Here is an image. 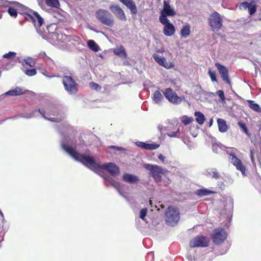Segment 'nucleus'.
I'll return each instance as SVG.
<instances>
[{
    "mask_svg": "<svg viewBox=\"0 0 261 261\" xmlns=\"http://www.w3.org/2000/svg\"><path fill=\"white\" fill-rule=\"evenodd\" d=\"M122 178L125 181L130 184L136 182L139 180L137 176L128 173H125Z\"/></svg>",
    "mask_w": 261,
    "mask_h": 261,
    "instance_id": "obj_24",
    "label": "nucleus"
},
{
    "mask_svg": "<svg viewBox=\"0 0 261 261\" xmlns=\"http://www.w3.org/2000/svg\"><path fill=\"white\" fill-rule=\"evenodd\" d=\"M16 54L13 51H9L8 53H6L3 55V58L8 59H14L16 57Z\"/></svg>",
    "mask_w": 261,
    "mask_h": 261,
    "instance_id": "obj_41",
    "label": "nucleus"
},
{
    "mask_svg": "<svg viewBox=\"0 0 261 261\" xmlns=\"http://www.w3.org/2000/svg\"><path fill=\"white\" fill-rule=\"evenodd\" d=\"M257 5L254 1H252L250 3L249 7H248V12L250 15H253L256 11Z\"/></svg>",
    "mask_w": 261,
    "mask_h": 261,
    "instance_id": "obj_34",
    "label": "nucleus"
},
{
    "mask_svg": "<svg viewBox=\"0 0 261 261\" xmlns=\"http://www.w3.org/2000/svg\"><path fill=\"white\" fill-rule=\"evenodd\" d=\"M175 12L174 9L171 8L169 3L166 1H164L163 9L161 11V15L159 20L161 23H164L167 22V16H173L175 15Z\"/></svg>",
    "mask_w": 261,
    "mask_h": 261,
    "instance_id": "obj_10",
    "label": "nucleus"
},
{
    "mask_svg": "<svg viewBox=\"0 0 261 261\" xmlns=\"http://www.w3.org/2000/svg\"><path fill=\"white\" fill-rule=\"evenodd\" d=\"M59 110L54 107H50L49 111L47 113V115L50 116L51 115L54 116H58Z\"/></svg>",
    "mask_w": 261,
    "mask_h": 261,
    "instance_id": "obj_35",
    "label": "nucleus"
},
{
    "mask_svg": "<svg viewBox=\"0 0 261 261\" xmlns=\"http://www.w3.org/2000/svg\"><path fill=\"white\" fill-rule=\"evenodd\" d=\"M111 11L119 19L125 21L126 17L122 8L118 5L112 4L109 6Z\"/></svg>",
    "mask_w": 261,
    "mask_h": 261,
    "instance_id": "obj_13",
    "label": "nucleus"
},
{
    "mask_svg": "<svg viewBox=\"0 0 261 261\" xmlns=\"http://www.w3.org/2000/svg\"><path fill=\"white\" fill-rule=\"evenodd\" d=\"M87 45L89 48L94 51H98L99 50V46L93 40H90L87 42Z\"/></svg>",
    "mask_w": 261,
    "mask_h": 261,
    "instance_id": "obj_33",
    "label": "nucleus"
},
{
    "mask_svg": "<svg viewBox=\"0 0 261 261\" xmlns=\"http://www.w3.org/2000/svg\"><path fill=\"white\" fill-rule=\"evenodd\" d=\"M47 6L59 8L60 7V3L58 0H44Z\"/></svg>",
    "mask_w": 261,
    "mask_h": 261,
    "instance_id": "obj_32",
    "label": "nucleus"
},
{
    "mask_svg": "<svg viewBox=\"0 0 261 261\" xmlns=\"http://www.w3.org/2000/svg\"><path fill=\"white\" fill-rule=\"evenodd\" d=\"M227 233L223 228H215L211 236V238L213 243L215 245H219L222 244L226 239Z\"/></svg>",
    "mask_w": 261,
    "mask_h": 261,
    "instance_id": "obj_7",
    "label": "nucleus"
},
{
    "mask_svg": "<svg viewBox=\"0 0 261 261\" xmlns=\"http://www.w3.org/2000/svg\"><path fill=\"white\" fill-rule=\"evenodd\" d=\"M153 58L155 61L160 65L163 66L166 69H171L174 67V65L173 63L166 62V59L164 57H160L158 55L154 54L153 55Z\"/></svg>",
    "mask_w": 261,
    "mask_h": 261,
    "instance_id": "obj_16",
    "label": "nucleus"
},
{
    "mask_svg": "<svg viewBox=\"0 0 261 261\" xmlns=\"http://www.w3.org/2000/svg\"><path fill=\"white\" fill-rule=\"evenodd\" d=\"M147 208H142L140 212V218L143 220H145V216L147 215Z\"/></svg>",
    "mask_w": 261,
    "mask_h": 261,
    "instance_id": "obj_42",
    "label": "nucleus"
},
{
    "mask_svg": "<svg viewBox=\"0 0 261 261\" xmlns=\"http://www.w3.org/2000/svg\"><path fill=\"white\" fill-rule=\"evenodd\" d=\"M215 65L217 67L222 80L227 84L230 85L231 81L229 76L228 70L226 67L219 62L215 63Z\"/></svg>",
    "mask_w": 261,
    "mask_h": 261,
    "instance_id": "obj_12",
    "label": "nucleus"
},
{
    "mask_svg": "<svg viewBox=\"0 0 261 261\" xmlns=\"http://www.w3.org/2000/svg\"><path fill=\"white\" fill-rule=\"evenodd\" d=\"M129 9L132 14H137L138 10L135 3L133 0H119Z\"/></svg>",
    "mask_w": 261,
    "mask_h": 261,
    "instance_id": "obj_19",
    "label": "nucleus"
},
{
    "mask_svg": "<svg viewBox=\"0 0 261 261\" xmlns=\"http://www.w3.org/2000/svg\"><path fill=\"white\" fill-rule=\"evenodd\" d=\"M165 98L171 103L174 105H179L181 103L184 96H178L176 93L171 88H168L165 90L163 92Z\"/></svg>",
    "mask_w": 261,
    "mask_h": 261,
    "instance_id": "obj_8",
    "label": "nucleus"
},
{
    "mask_svg": "<svg viewBox=\"0 0 261 261\" xmlns=\"http://www.w3.org/2000/svg\"><path fill=\"white\" fill-rule=\"evenodd\" d=\"M38 112L40 113V114L42 116L43 118H44L46 119H47L50 121L52 122H59L61 121L63 119V117L61 116L59 118H48L47 117L45 116V111L44 110L42 109H39Z\"/></svg>",
    "mask_w": 261,
    "mask_h": 261,
    "instance_id": "obj_25",
    "label": "nucleus"
},
{
    "mask_svg": "<svg viewBox=\"0 0 261 261\" xmlns=\"http://www.w3.org/2000/svg\"><path fill=\"white\" fill-rule=\"evenodd\" d=\"M137 145L141 148H143L144 149H145L146 147V143H144V142H138V144Z\"/></svg>",
    "mask_w": 261,
    "mask_h": 261,
    "instance_id": "obj_48",
    "label": "nucleus"
},
{
    "mask_svg": "<svg viewBox=\"0 0 261 261\" xmlns=\"http://www.w3.org/2000/svg\"><path fill=\"white\" fill-rule=\"evenodd\" d=\"M62 146L64 150L75 160L83 163L92 170H99L100 165L96 163L93 156L79 153L74 148L66 144H63Z\"/></svg>",
    "mask_w": 261,
    "mask_h": 261,
    "instance_id": "obj_1",
    "label": "nucleus"
},
{
    "mask_svg": "<svg viewBox=\"0 0 261 261\" xmlns=\"http://www.w3.org/2000/svg\"><path fill=\"white\" fill-rule=\"evenodd\" d=\"M207 176H211L213 178L218 179L220 177V174L216 169H208L206 171Z\"/></svg>",
    "mask_w": 261,
    "mask_h": 261,
    "instance_id": "obj_27",
    "label": "nucleus"
},
{
    "mask_svg": "<svg viewBox=\"0 0 261 261\" xmlns=\"http://www.w3.org/2000/svg\"><path fill=\"white\" fill-rule=\"evenodd\" d=\"M247 102L248 103V106L251 109L257 112H261L259 106L257 103H255L253 100H248Z\"/></svg>",
    "mask_w": 261,
    "mask_h": 261,
    "instance_id": "obj_30",
    "label": "nucleus"
},
{
    "mask_svg": "<svg viewBox=\"0 0 261 261\" xmlns=\"http://www.w3.org/2000/svg\"><path fill=\"white\" fill-rule=\"evenodd\" d=\"M25 64L31 67L35 66L36 64L35 61L32 58H27L24 60Z\"/></svg>",
    "mask_w": 261,
    "mask_h": 261,
    "instance_id": "obj_37",
    "label": "nucleus"
},
{
    "mask_svg": "<svg viewBox=\"0 0 261 261\" xmlns=\"http://www.w3.org/2000/svg\"><path fill=\"white\" fill-rule=\"evenodd\" d=\"M145 167L150 171V174L156 182H159L162 180V175L164 174L165 171H166L155 165L146 164L145 165Z\"/></svg>",
    "mask_w": 261,
    "mask_h": 261,
    "instance_id": "obj_5",
    "label": "nucleus"
},
{
    "mask_svg": "<svg viewBox=\"0 0 261 261\" xmlns=\"http://www.w3.org/2000/svg\"><path fill=\"white\" fill-rule=\"evenodd\" d=\"M114 53L115 55L120 57L122 59H126L127 55L124 47L122 45H120L119 47L114 48Z\"/></svg>",
    "mask_w": 261,
    "mask_h": 261,
    "instance_id": "obj_20",
    "label": "nucleus"
},
{
    "mask_svg": "<svg viewBox=\"0 0 261 261\" xmlns=\"http://www.w3.org/2000/svg\"><path fill=\"white\" fill-rule=\"evenodd\" d=\"M191 27L189 24H187L182 27L180 32V36L182 38L188 37L191 33Z\"/></svg>",
    "mask_w": 261,
    "mask_h": 261,
    "instance_id": "obj_23",
    "label": "nucleus"
},
{
    "mask_svg": "<svg viewBox=\"0 0 261 261\" xmlns=\"http://www.w3.org/2000/svg\"><path fill=\"white\" fill-rule=\"evenodd\" d=\"M230 160L231 163L236 167L237 169L240 171L242 175H245L246 167L243 164L241 160L233 154L230 155Z\"/></svg>",
    "mask_w": 261,
    "mask_h": 261,
    "instance_id": "obj_14",
    "label": "nucleus"
},
{
    "mask_svg": "<svg viewBox=\"0 0 261 261\" xmlns=\"http://www.w3.org/2000/svg\"><path fill=\"white\" fill-rule=\"evenodd\" d=\"M153 101L155 103H160L164 99V97L161 92L159 90L155 91L152 96Z\"/></svg>",
    "mask_w": 261,
    "mask_h": 261,
    "instance_id": "obj_26",
    "label": "nucleus"
},
{
    "mask_svg": "<svg viewBox=\"0 0 261 261\" xmlns=\"http://www.w3.org/2000/svg\"><path fill=\"white\" fill-rule=\"evenodd\" d=\"M0 215H1V216H2V217H4V215H3V213L1 212V210H0Z\"/></svg>",
    "mask_w": 261,
    "mask_h": 261,
    "instance_id": "obj_52",
    "label": "nucleus"
},
{
    "mask_svg": "<svg viewBox=\"0 0 261 261\" xmlns=\"http://www.w3.org/2000/svg\"><path fill=\"white\" fill-rule=\"evenodd\" d=\"M158 159L160 160H161L162 162H164L165 160V157L162 154H160L158 155Z\"/></svg>",
    "mask_w": 261,
    "mask_h": 261,
    "instance_id": "obj_49",
    "label": "nucleus"
},
{
    "mask_svg": "<svg viewBox=\"0 0 261 261\" xmlns=\"http://www.w3.org/2000/svg\"><path fill=\"white\" fill-rule=\"evenodd\" d=\"M103 178L105 179L106 181V185L107 186H109V185H111L112 186L116 188H118L120 187V183L116 181L114 179H113L112 177H110L109 175H106L103 176Z\"/></svg>",
    "mask_w": 261,
    "mask_h": 261,
    "instance_id": "obj_21",
    "label": "nucleus"
},
{
    "mask_svg": "<svg viewBox=\"0 0 261 261\" xmlns=\"http://www.w3.org/2000/svg\"><path fill=\"white\" fill-rule=\"evenodd\" d=\"M238 124L240 127V128L247 135H249L248 129L246 126V125L245 123H243L241 121H239L238 122Z\"/></svg>",
    "mask_w": 261,
    "mask_h": 261,
    "instance_id": "obj_38",
    "label": "nucleus"
},
{
    "mask_svg": "<svg viewBox=\"0 0 261 261\" xmlns=\"http://www.w3.org/2000/svg\"><path fill=\"white\" fill-rule=\"evenodd\" d=\"M208 74L209 75L212 82H218L215 71H213L210 68L208 70Z\"/></svg>",
    "mask_w": 261,
    "mask_h": 261,
    "instance_id": "obj_36",
    "label": "nucleus"
},
{
    "mask_svg": "<svg viewBox=\"0 0 261 261\" xmlns=\"http://www.w3.org/2000/svg\"><path fill=\"white\" fill-rule=\"evenodd\" d=\"M25 73L29 76H32L36 74L37 72L35 69H27L25 70Z\"/></svg>",
    "mask_w": 261,
    "mask_h": 261,
    "instance_id": "obj_43",
    "label": "nucleus"
},
{
    "mask_svg": "<svg viewBox=\"0 0 261 261\" xmlns=\"http://www.w3.org/2000/svg\"><path fill=\"white\" fill-rule=\"evenodd\" d=\"M10 3L6 0H0V8H8V12L9 14L14 18L17 16V11L16 9L12 7L9 6Z\"/></svg>",
    "mask_w": 261,
    "mask_h": 261,
    "instance_id": "obj_17",
    "label": "nucleus"
},
{
    "mask_svg": "<svg viewBox=\"0 0 261 261\" xmlns=\"http://www.w3.org/2000/svg\"><path fill=\"white\" fill-rule=\"evenodd\" d=\"M249 5H250V3H248L247 2H244L240 4V8L241 9L246 10L248 8V7H249Z\"/></svg>",
    "mask_w": 261,
    "mask_h": 261,
    "instance_id": "obj_45",
    "label": "nucleus"
},
{
    "mask_svg": "<svg viewBox=\"0 0 261 261\" xmlns=\"http://www.w3.org/2000/svg\"><path fill=\"white\" fill-rule=\"evenodd\" d=\"M90 88L93 89V90H96V91H100L101 90V87L98 84H96L94 82H91L90 83Z\"/></svg>",
    "mask_w": 261,
    "mask_h": 261,
    "instance_id": "obj_40",
    "label": "nucleus"
},
{
    "mask_svg": "<svg viewBox=\"0 0 261 261\" xmlns=\"http://www.w3.org/2000/svg\"><path fill=\"white\" fill-rule=\"evenodd\" d=\"M22 14L25 20L32 22L35 27L37 25L38 27H40L44 23V19L36 12L32 13L24 12Z\"/></svg>",
    "mask_w": 261,
    "mask_h": 261,
    "instance_id": "obj_9",
    "label": "nucleus"
},
{
    "mask_svg": "<svg viewBox=\"0 0 261 261\" xmlns=\"http://www.w3.org/2000/svg\"><path fill=\"white\" fill-rule=\"evenodd\" d=\"M209 239L203 236H197L190 242L191 247H205L208 246Z\"/></svg>",
    "mask_w": 261,
    "mask_h": 261,
    "instance_id": "obj_11",
    "label": "nucleus"
},
{
    "mask_svg": "<svg viewBox=\"0 0 261 261\" xmlns=\"http://www.w3.org/2000/svg\"><path fill=\"white\" fill-rule=\"evenodd\" d=\"M2 18V14L0 13V19Z\"/></svg>",
    "mask_w": 261,
    "mask_h": 261,
    "instance_id": "obj_53",
    "label": "nucleus"
},
{
    "mask_svg": "<svg viewBox=\"0 0 261 261\" xmlns=\"http://www.w3.org/2000/svg\"><path fill=\"white\" fill-rule=\"evenodd\" d=\"M179 134V129L176 131H172L169 132L167 135L170 137H178V134Z\"/></svg>",
    "mask_w": 261,
    "mask_h": 261,
    "instance_id": "obj_47",
    "label": "nucleus"
},
{
    "mask_svg": "<svg viewBox=\"0 0 261 261\" xmlns=\"http://www.w3.org/2000/svg\"><path fill=\"white\" fill-rule=\"evenodd\" d=\"M223 22L221 15L216 11L211 14L208 19V24L214 32L221 30L223 26Z\"/></svg>",
    "mask_w": 261,
    "mask_h": 261,
    "instance_id": "obj_4",
    "label": "nucleus"
},
{
    "mask_svg": "<svg viewBox=\"0 0 261 261\" xmlns=\"http://www.w3.org/2000/svg\"><path fill=\"white\" fill-rule=\"evenodd\" d=\"M180 219L178 208L174 205H170L165 213V220L167 225L173 226L177 224Z\"/></svg>",
    "mask_w": 261,
    "mask_h": 261,
    "instance_id": "obj_2",
    "label": "nucleus"
},
{
    "mask_svg": "<svg viewBox=\"0 0 261 261\" xmlns=\"http://www.w3.org/2000/svg\"><path fill=\"white\" fill-rule=\"evenodd\" d=\"M217 94L219 96V97L220 98V99L222 101H225V95H224V93L223 91L221 90H218L217 92Z\"/></svg>",
    "mask_w": 261,
    "mask_h": 261,
    "instance_id": "obj_46",
    "label": "nucleus"
},
{
    "mask_svg": "<svg viewBox=\"0 0 261 261\" xmlns=\"http://www.w3.org/2000/svg\"><path fill=\"white\" fill-rule=\"evenodd\" d=\"M213 123V119H211L210 122H209V126L210 127L212 125Z\"/></svg>",
    "mask_w": 261,
    "mask_h": 261,
    "instance_id": "obj_51",
    "label": "nucleus"
},
{
    "mask_svg": "<svg viewBox=\"0 0 261 261\" xmlns=\"http://www.w3.org/2000/svg\"><path fill=\"white\" fill-rule=\"evenodd\" d=\"M24 91L18 87H16L13 90H9V91L7 92L6 94L8 95H21L24 93Z\"/></svg>",
    "mask_w": 261,
    "mask_h": 261,
    "instance_id": "obj_29",
    "label": "nucleus"
},
{
    "mask_svg": "<svg viewBox=\"0 0 261 261\" xmlns=\"http://www.w3.org/2000/svg\"><path fill=\"white\" fill-rule=\"evenodd\" d=\"M96 19L102 24L111 27L115 23L112 14L105 9H99L95 12Z\"/></svg>",
    "mask_w": 261,
    "mask_h": 261,
    "instance_id": "obj_3",
    "label": "nucleus"
},
{
    "mask_svg": "<svg viewBox=\"0 0 261 261\" xmlns=\"http://www.w3.org/2000/svg\"><path fill=\"white\" fill-rule=\"evenodd\" d=\"M110 148H115V149H116L117 150H121L123 149L121 147H119L118 146H111L110 147Z\"/></svg>",
    "mask_w": 261,
    "mask_h": 261,
    "instance_id": "obj_50",
    "label": "nucleus"
},
{
    "mask_svg": "<svg viewBox=\"0 0 261 261\" xmlns=\"http://www.w3.org/2000/svg\"><path fill=\"white\" fill-rule=\"evenodd\" d=\"M146 150H154L159 147L160 145L156 143H146Z\"/></svg>",
    "mask_w": 261,
    "mask_h": 261,
    "instance_id": "obj_39",
    "label": "nucleus"
},
{
    "mask_svg": "<svg viewBox=\"0 0 261 261\" xmlns=\"http://www.w3.org/2000/svg\"><path fill=\"white\" fill-rule=\"evenodd\" d=\"M62 83L65 89L69 94H75L77 92V84L71 76H64Z\"/></svg>",
    "mask_w": 261,
    "mask_h": 261,
    "instance_id": "obj_6",
    "label": "nucleus"
},
{
    "mask_svg": "<svg viewBox=\"0 0 261 261\" xmlns=\"http://www.w3.org/2000/svg\"><path fill=\"white\" fill-rule=\"evenodd\" d=\"M217 123L219 132L221 133L226 132L228 128L226 121L222 118H218Z\"/></svg>",
    "mask_w": 261,
    "mask_h": 261,
    "instance_id": "obj_22",
    "label": "nucleus"
},
{
    "mask_svg": "<svg viewBox=\"0 0 261 261\" xmlns=\"http://www.w3.org/2000/svg\"><path fill=\"white\" fill-rule=\"evenodd\" d=\"M196 116V121L200 125L202 124L205 121V117L204 115L200 112H195Z\"/></svg>",
    "mask_w": 261,
    "mask_h": 261,
    "instance_id": "obj_31",
    "label": "nucleus"
},
{
    "mask_svg": "<svg viewBox=\"0 0 261 261\" xmlns=\"http://www.w3.org/2000/svg\"><path fill=\"white\" fill-rule=\"evenodd\" d=\"M193 119L192 117H185L182 119L181 122L185 125H188L193 121Z\"/></svg>",
    "mask_w": 261,
    "mask_h": 261,
    "instance_id": "obj_44",
    "label": "nucleus"
},
{
    "mask_svg": "<svg viewBox=\"0 0 261 261\" xmlns=\"http://www.w3.org/2000/svg\"><path fill=\"white\" fill-rule=\"evenodd\" d=\"M106 169L111 175H118L120 173L119 167L114 163H109L100 165L99 169Z\"/></svg>",
    "mask_w": 261,
    "mask_h": 261,
    "instance_id": "obj_15",
    "label": "nucleus"
},
{
    "mask_svg": "<svg viewBox=\"0 0 261 261\" xmlns=\"http://www.w3.org/2000/svg\"><path fill=\"white\" fill-rule=\"evenodd\" d=\"M214 193V192L206 189H199L195 192L196 194L199 196H206Z\"/></svg>",
    "mask_w": 261,
    "mask_h": 261,
    "instance_id": "obj_28",
    "label": "nucleus"
},
{
    "mask_svg": "<svg viewBox=\"0 0 261 261\" xmlns=\"http://www.w3.org/2000/svg\"><path fill=\"white\" fill-rule=\"evenodd\" d=\"M162 24L164 25L163 32L166 36H171L175 33V27L173 24L169 22V19H168L167 22Z\"/></svg>",
    "mask_w": 261,
    "mask_h": 261,
    "instance_id": "obj_18",
    "label": "nucleus"
}]
</instances>
